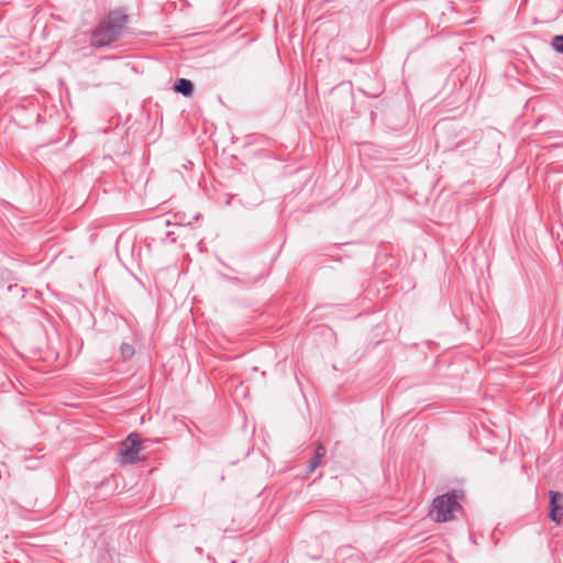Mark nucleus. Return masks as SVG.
<instances>
[{
    "label": "nucleus",
    "mask_w": 563,
    "mask_h": 563,
    "mask_svg": "<svg viewBox=\"0 0 563 563\" xmlns=\"http://www.w3.org/2000/svg\"><path fill=\"white\" fill-rule=\"evenodd\" d=\"M325 453V448L322 444H318L316 448L314 457L310 461L308 466L309 472H313L320 465V462L324 457Z\"/></svg>",
    "instance_id": "6"
},
{
    "label": "nucleus",
    "mask_w": 563,
    "mask_h": 563,
    "mask_svg": "<svg viewBox=\"0 0 563 563\" xmlns=\"http://www.w3.org/2000/svg\"><path fill=\"white\" fill-rule=\"evenodd\" d=\"M552 47L556 52L563 53V35H556L552 38Z\"/></svg>",
    "instance_id": "8"
},
{
    "label": "nucleus",
    "mask_w": 563,
    "mask_h": 563,
    "mask_svg": "<svg viewBox=\"0 0 563 563\" xmlns=\"http://www.w3.org/2000/svg\"><path fill=\"white\" fill-rule=\"evenodd\" d=\"M460 495L456 492L445 494L433 499L431 517L438 522L450 521L461 510Z\"/></svg>",
    "instance_id": "2"
},
{
    "label": "nucleus",
    "mask_w": 563,
    "mask_h": 563,
    "mask_svg": "<svg viewBox=\"0 0 563 563\" xmlns=\"http://www.w3.org/2000/svg\"><path fill=\"white\" fill-rule=\"evenodd\" d=\"M550 518L560 523L563 520V494L550 492Z\"/></svg>",
    "instance_id": "4"
},
{
    "label": "nucleus",
    "mask_w": 563,
    "mask_h": 563,
    "mask_svg": "<svg viewBox=\"0 0 563 563\" xmlns=\"http://www.w3.org/2000/svg\"><path fill=\"white\" fill-rule=\"evenodd\" d=\"M128 15L121 11L111 12L108 18L92 32L91 46L103 47L115 41L123 31Z\"/></svg>",
    "instance_id": "1"
},
{
    "label": "nucleus",
    "mask_w": 563,
    "mask_h": 563,
    "mask_svg": "<svg viewBox=\"0 0 563 563\" xmlns=\"http://www.w3.org/2000/svg\"><path fill=\"white\" fill-rule=\"evenodd\" d=\"M143 450V443L140 435L131 433L120 445L118 460L121 464H132L139 460Z\"/></svg>",
    "instance_id": "3"
},
{
    "label": "nucleus",
    "mask_w": 563,
    "mask_h": 563,
    "mask_svg": "<svg viewBox=\"0 0 563 563\" xmlns=\"http://www.w3.org/2000/svg\"><path fill=\"white\" fill-rule=\"evenodd\" d=\"M174 89H175L177 92L181 93L183 96L188 97V96H190V95L192 93V91H194V85H192V82H191L190 80L185 79V78H180V79L176 82V85H175Z\"/></svg>",
    "instance_id": "5"
},
{
    "label": "nucleus",
    "mask_w": 563,
    "mask_h": 563,
    "mask_svg": "<svg viewBox=\"0 0 563 563\" xmlns=\"http://www.w3.org/2000/svg\"><path fill=\"white\" fill-rule=\"evenodd\" d=\"M121 354L123 356V358L126 361L129 358H131L134 354V349L132 345L130 344H126V343H123L121 345Z\"/></svg>",
    "instance_id": "7"
}]
</instances>
